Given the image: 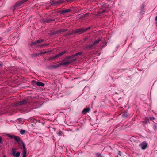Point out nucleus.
<instances>
[{"mask_svg":"<svg viewBox=\"0 0 157 157\" xmlns=\"http://www.w3.org/2000/svg\"><path fill=\"white\" fill-rule=\"evenodd\" d=\"M71 57L68 56L67 58V60L65 62H63L62 63H59L58 64L54 65H52V67L54 69H56L61 66H63L66 65H68L72 62L75 61L76 60V59H74L70 60V58Z\"/></svg>","mask_w":157,"mask_h":157,"instance_id":"f257e3e1","label":"nucleus"},{"mask_svg":"<svg viewBox=\"0 0 157 157\" xmlns=\"http://www.w3.org/2000/svg\"><path fill=\"white\" fill-rule=\"evenodd\" d=\"M90 27H88L85 29H83V28H80L78 29H76L75 30L74 32L75 33H78L79 34H81L83 33L84 32H85L87 31V30L89 29Z\"/></svg>","mask_w":157,"mask_h":157,"instance_id":"f03ea898","label":"nucleus"},{"mask_svg":"<svg viewBox=\"0 0 157 157\" xmlns=\"http://www.w3.org/2000/svg\"><path fill=\"white\" fill-rule=\"evenodd\" d=\"M14 139L16 141L18 142L20 146H22L23 147L24 145H25L23 141L21 140L19 137L15 136Z\"/></svg>","mask_w":157,"mask_h":157,"instance_id":"7ed1b4c3","label":"nucleus"},{"mask_svg":"<svg viewBox=\"0 0 157 157\" xmlns=\"http://www.w3.org/2000/svg\"><path fill=\"white\" fill-rule=\"evenodd\" d=\"M27 0H22L21 1H18L16 3L14 6L16 7H18L22 4L26 2Z\"/></svg>","mask_w":157,"mask_h":157,"instance_id":"20e7f679","label":"nucleus"},{"mask_svg":"<svg viewBox=\"0 0 157 157\" xmlns=\"http://www.w3.org/2000/svg\"><path fill=\"white\" fill-rule=\"evenodd\" d=\"M140 146L142 149L144 150L147 148V144L146 143L143 142L140 145Z\"/></svg>","mask_w":157,"mask_h":157,"instance_id":"39448f33","label":"nucleus"},{"mask_svg":"<svg viewBox=\"0 0 157 157\" xmlns=\"http://www.w3.org/2000/svg\"><path fill=\"white\" fill-rule=\"evenodd\" d=\"M23 157H26V149L25 145L23 147V152L22 154Z\"/></svg>","mask_w":157,"mask_h":157,"instance_id":"423d86ee","label":"nucleus"},{"mask_svg":"<svg viewBox=\"0 0 157 157\" xmlns=\"http://www.w3.org/2000/svg\"><path fill=\"white\" fill-rule=\"evenodd\" d=\"M90 110V109L89 108H85L82 111V113L84 114H85L87 113Z\"/></svg>","mask_w":157,"mask_h":157,"instance_id":"0eeeda50","label":"nucleus"},{"mask_svg":"<svg viewBox=\"0 0 157 157\" xmlns=\"http://www.w3.org/2000/svg\"><path fill=\"white\" fill-rule=\"evenodd\" d=\"M20 155V152H13V153H12V155L15 156V157H19Z\"/></svg>","mask_w":157,"mask_h":157,"instance_id":"6e6552de","label":"nucleus"},{"mask_svg":"<svg viewBox=\"0 0 157 157\" xmlns=\"http://www.w3.org/2000/svg\"><path fill=\"white\" fill-rule=\"evenodd\" d=\"M44 41V40L43 39H41L40 40H37L36 41H35L33 42L32 43L33 44H37L40 43L41 42H43Z\"/></svg>","mask_w":157,"mask_h":157,"instance_id":"1a4fd4ad","label":"nucleus"},{"mask_svg":"<svg viewBox=\"0 0 157 157\" xmlns=\"http://www.w3.org/2000/svg\"><path fill=\"white\" fill-rule=\"evenodd\" d=\"M71 10L70 9H67L62 10L61 13H65L69 12Z\"/></svg>","mask_w":157,"mask_h":157,"instance_id":"9d476101","label":"nucleus"},{"mask_svg":"<svg viewBox=\"0 0 157 157\" xmlns=\"http://www.w3.org/2000/svg\"><path fill=\"white\" fill-rule=\"evenodd\" d=\"M82 54V53L81 52H78V53H77L76 54H75V55H73L72 56H70V57H71V58H70V60H72V58L74 57V56H78V55H81V54Z\"/></svg>","mask_w":157,"mask_h":157,"instance_id":"9b49d317","label":"nucleus"},{"mask_svg":"<svg viewBox=\"0 0 157 157\" xmlns=\"http://www.w3.org/2000/svg\"><path fill=\"white\" fill-rule=\"evenodd\" d=\"M60 56H61L60 55H59V54H57V55H56L55 56L53 57H51L50 58V59H51V60H52V59H54L55 58H56L59 57Z\"/></svg>","mask_w":157,"mask_h":157,"instance_id":"f8f14e48","label":"nucleus"},{"mask_svg":"<svg viewBox=\"0 0 157 157\" xmlns=\"http://www.w3.org/2000/svg\"><path fill=\"white\" fill-rule=\"evenodd\" d=\"M49 52V51H45L44 52H42L40 53H38V54H36V56H39L40 55H42L45 54L46 53L48 52Z\"/></svg>","mask_w":157,"mask_h":157,"instance_id":"ddd939ff","label":"nucleus"},{"mask_svg":"<svg viewBox=\"0 0 157 157\" xmlns=\"http://www.w3.org/2000/svg\"><path fill=\"white\" fill-rule=\"evenodd\" d=\"M36 85L39 86H44V84L41 82H37L36 83Z\"/></svg>","mask_w":157,"mask_h":157,"instance_id":"4468645a","label":"nucleus"},{"mask_svg":"<svg viewBox=\"0 0 157 157\" xmlns=\"http://www.w3.org/2000/svg\"><path fill=\"white\" fill-rule=\"evenodd\" d=\"M7 135L8 137L11 138V139H14L15 136L14 135H10V134H7Z\"/></svg>","mask_w":157,"mask_h":157,"instance_id":"2eb2a0df","label":"nucleus"},{"mask_svg":"<svg viewBox=\"0 0 157 157\" xmlns=\"http://www.w3.org/2000/svg\"><path fill=\"white\" fill-rule=\"evenodd\" d=\"M100 41V39H98L97 40H95L94 41V42L93 43V45H96L97 44L99 43V42Z\"/></svg>","mask_w":157,"mask_h":157,"instance_id":"dca6fc26","label":"nucleus"},{"mask_svg":"<svg viewBox=\"0 0 157 157\" xmlns=\"http://www.w3.org/2000/svg\"><path fill=\"white\" fill-rule=\"evenodd\" d=\"M26 101L25 100H23L22 101H21L19 102V105H22L25 104L26 103Z\"/></svg>","mask_w":157,"mask_h":157,"instance_id":"f3484780","label":"nucleus"},{"mask_svg":"<svg viewBox=\"0 0 157 157\" xmlns=\"http://www.w3.org/2000/svg\"><path fill=\"white\" fill-rule=\"evenodd\" d=\"M25 132V130H21L20 131V133L21 134H24Z\"/></svg>","mask_w":157,"mask_h":157,"instance_id":"a211bd4d","label":"nucleus"},{"mask_svg":"<svg viewBox=\"0 0 157 157\" xmlns=\"http://www.w3.org/2000/svg\"><path fill=\"white\" fill-rule=\"evenodd\" d=\"M66 52L67 51H64L59 53V55H60V56H62L64 54L65 52Z\"/></svg>","mask_w":157,"mask_h":157,"instance_id":"6ab92c4d","label":"nucleus"},{"mask_svg":"<svg viewBox=\"0 0 157 157\" xmlns=\"http://www.w3.org/2000/svg\"><path fill=\"white\" fill-rule=\"evenodd\" d=\"M57 4V1H52V2L51 4V5H54Z\"/></svg>","mask_w":157,"mask_h":157,"instance_id":"aec40b11","label":"nucleus"},{"mask_svg":"<svg viewBox=\"0 0 157 157\" xmlns=\"http://www.w3.org/2000/svg\"><path fill=\"white\" fill-rule=\"evenodd\" d=\"M67 29H61L60 31V32H66V31H67Z\"/></svg>","mask_w":157,"mask_h":157,"instance_id":"412c9836","label":"nucleus"},{"mask_svg":"<svg viewBox=\"0 0 157 157\" xmlns=\"http://www.w3.org/2000/svg\"><path fill=\"white\" fill-rule=\"evenodd\" d=\"M62 132L61 131H59L58 133V134L59 136L61 135Z\"/></svg>","mask_w":157,"mask_h":157,"instance_id":"4be33fe9","label":"nucleus"},{"mask_svg":"<svg viewBox=\"0 0 157 157\" xmlns=\"http://www.w3.org/2000/svg\"><path fill=\"white\" fill-rule=\"evenodd\" d=\"M62 2L61 1H57V4H59L61 3Z\"/></svg>","mask_w":157,"mask_h":157,"instance_id":"5701e85b","label":"nucleus"},{"mask_svg":"<svg viewBox=\"0 0 157 157\" xmlns=\"http://www.w3.org/2000/svg\"><path fill=\"white\" fill-rule=\"evenodd\" d=\"M16 150V149L15 148H13L12 149V153H13V152H15V151Z\"/></svg>","mask_w":157,"mask_h":157,"instance_id":"b1692460","label":"nucleus"},{"mask_svg":"<svg viewBox=\"0 0 157 157\" xmlns=\"http://www.w3.org/2000/svg\"><path fill=\"white\" fill-rule=\"evenodd\" d=\"M2 138L1 137H0V143H2Z\"/></svg>","mask_w":157,"mask_h":157,"instance_id":"393cba45","label":"nucleus"},{"mask_svg":"<svg viewBox=\"0 0 157 157\" xmlns=\"http://www.w3.org/2000/svg\"><path fill=\"white\" fill-rule=\"evenodd\" d=\"M96 155L98 157H99L101 155L100 154H99V153H97L96 154Z\"/></svg>","mask_w":157,"mask_h":157,"instance_id":"a878e982","label":"nucleus"},{"mask_svg":"<svg viewBox=\"0 0 157 157\" xmlns=\"http://www.w3.org/2000/svg\"><path fill=\"white\" fill-rule=\"evenodd\" d=\"M67 1L68 2H73L75 1V0H67Z\"/></svg>","mask_w":157,"mask_h":157,"instance_id":"bb28decb","label":"nucleus"},{"mask_svg":"<svg viewBox=\"0 0 157 157\" xmlns=\"http://www.w3.org/2000/svg\"><path fill=\"white\" fill-rule=\"evenodd\" d=\"M46 45H47V44H43V45H42V46H46Z\"/></svg>","mask_w":157,"mask_h":157,"instance_id":"cd10ccee","label":"nucleus"},{"mask_svg":"<svg viewBox=\"0 0 157 157\" xmlns=\"http://www.w3.org/2000/svg\"><path fill=\"white\" fill-rule=\"evenodd\" d=\"M155 20L157 22V16L155 17Z\"/></svg>","mask_w":157,"mask_h":157,"instance_id":"c85d7f7f","label":"nucleus"},{"mask_svg":"<svg viewBox=\"0 0 157 157\" xmlns=\"http://www.w3.org/2000/svg\"><path fill=\"white\" fill-rule=\"evenodd\" d=\"M151 119L154 120L155 119V118L154 117H152L151 118Z\"/></svg>","mask_w":157,"mask_h":157,"instance_id":"c756f323","label":"nucleus"},{"mask_svg":"<svg viewBox=\"0 0 157 157\" xmlns=\"http://www.w3.org/2000/svg\"><path fill=\"white\" fill-rule=\"evenodd\" d=\"M2 64H0V66H2Z\"/></svg>","mask_w":157,"mask_h":157,"instance_id":"7c9ffc66","label":"nucleus"},{"mask_svg":"<svg viewBox=\"0 0 157 157\" xmlns=\"http://www.w3.org/2000/svg\"><path fill=\"white\" fill-rule=\"evenodd\" d=\"M4 157H6L5 156H4Z\"/></svg>","mask_w":157,"mask_h":157,"instance_id":"2f4dec72","label":"nucleus"}]
</instances>
